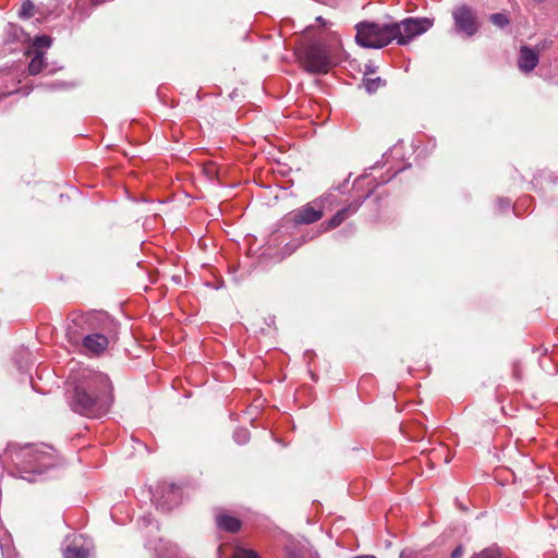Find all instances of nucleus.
<instances>
[{"label": "nucleus", "instance_id": "obj_1", "mask_svg": "<svg viewBox=\"0 0 558 558\" xmlns=\"http://www.w3.org/2000/svg\"><path fill=\"white\" fill-rule=\"evenodd\" d=\"M432 26L433 21L427 17H408L399 23L390 24L360 22L355 26V40L361 47L371 49L383 48L392 40H397L399 45H407Z\"/></svg>", "mask_w": 558, "mask_h": 558}, {"label": "nucleus", "instance_id": "obj_2", "mask_svg": "<svg viewBox=\"0 0 558 558\" xmlns=\"http://www.w3.org/2000/svg\"><path fill=\"white\" fill-rule=\"evenodd\" d=\"M111 383L102 373H90L74 389L71 407L73 411L86 416L105 414L111 402Z\"/></svg>", "mask_w": 558, "mask_h": 558}, {"label": "nucleus", "instance_id": "obj_3", "mask_svg": "<svg viewBox=\"0 0 558 558\" xmlns=\"http://www.w3.org/2000/svg\"><path fill=\"white\" fill-rule=\"evenodd\" d=\"M10 452L14 454L17 476L28 482L35 481V477L28 475L43 474L56 461L53 449L45 444L23 447L11 445Z\"/></svg>", "mask_w": 558, "mask_h": 558}, {"label": "nucleus", "instance_id": "obj_4", "mask_svg": "<svg viewBox=\"0 0 558 558\" xmlns=\"http://www.w3.org/2000/svg\"><path fill=\"white\" fill-rule=\"evenodd\" d=\"M104 315L100 313H87L72 318L68 326V337L70 342L78 343L82 341L83 348L87 353L100 355L108 345V338L99 332H90L83 336L86 331H93L99 328Z\"/></svg>", "mask_w": 558, "mask_h": 558}, {"label": "nucleus", "instance_id": "obj_5", "mask_svg": "<svg viewBox=\"0 0 558 558\" xmlns=\"http://www.w3.org/2000/svg\"><path fill=\"white\" fill-rule=\"evenodd\" d=\"M301 63L305 71L313 74H325L333 66L327 48L319 43L311 44L303 50Z\"/></svg>", "mask_w": 558, "mask_h": 558}, {"label": "nucleus", "instance_id": "obj_6", "mask_svg": "<svg viewBox=\"0 0 558 558\" xmlns=\"http://www.w3.org/2000/svg\"><path fill=\"white\" fill-rule=\"evenodd\" d=\"M324 203L314 199L290 213V220L295 225H310L322 219L324 216Z\"/></svg>", "mask_w": 558, "mask_h": 558}, {"label": "nucleus", "instance_id": "obj_7", "mask_svg": "<svg viewBox=\"0 0 558 558\" xmlns=\"http://www.w3.org/2000/svg\"><path fill=\"white\" fill-rule=\"evenodd\" d=\"M454 27L466 36H473L478 31V22L475 12L468 5H460L452 12Z\"/></svg>", "mask_w": 558, "mask_h": 558}, {"label": "nucleus", "instance_id": "obj_8", "mask_svg": "<svg viewBox=\"0 0 558 558\" xmlns=\"http://www.w3.org/2000/svg\"><path fill=\"white\" fill-rule=\"evenodd\" d=\"M539 62V49L521 46L518 54V68L522 73H531Z\"/></svg>", "mask_w": 558, "mask_h": 558}, {"label": "nucleus", "instance_id": "obj_9", "mask_svg": "<svg viewBox=\"0 0 558 558\" xmlns=\"http://www.w3.org/2000/svg\"><path fill=\"white\" fill-rule=\"evenodd\" d=\"M363 201L355 199L350 203L347 207L338 210L326 225V230L335 229L340 226L345 219L354 215L361 207Z\"/></svg>", "mask_w": 558, "mask_h": 558}, {"label": "nucleus", "instance_id": "obj_10", "mask_svg": "<svg viewBox=\"0 0 558 558\" xmlns=\"http://www.w3.org/2000/svg\"><path fill=\"white\" fill-rule=\"evenodd\" d=\"M216 522L219 529L231 533L239 531L241 527V521L239 519L227 514L217 515Z\"/></svg>", "mask_w": 558, "mask_h": 558}, {"label": "nucleus", "instance_id": "obj_11", "mask_svg": "<svg viewBox=\"0 0 558 558\" xmlns=\"http://www.w3.org/2000/svg\"><path fill=\"white\" fill-rule=\"evenodd\" d=\"M64 558H88L89 549L84 546H78L76 544L70 545L64 550Z\"/></svg>", "mask_w": 558, "mask_h": 558}, {"label": "nucleus", "instance_id": "obj_12", "mask_svg": "<svg viewBox=\"0 0 558 558\" xmlns=\"http://www.w3.org/2000/svg\"><path fill=\"white\" fill-rule=\"evenodd\" d=\"M45 68V57L44 53L37 51L32 58L28 64V72L32 75L38 74Z\"/></svg>", "mask_w": 558, "mask_h": 558}, {"label": "nucleus", "instance_id": "obj_13", "mask_svg": "<svg viewBox=\"0 0 558 558\" xmlns=\"http://www.w3.org/2000/svg\"><path fill=\"white\" fill-rule=\"evenodd\" d=\"M35 5L31 0H24L19 10V16L21 19H29L34 15Z\"/></svg>", "mask_w": 558, "mask_h": 558}, {"label": "nucleus", "instance_id": "obj_14", "mask_svg": "<svg viewBox=\"0 0 558 558\" xmlns=\"http://www.w3.org/2000/svg\"><path fill=\"white\" fill-rule=\"evenodd\" d=\"M471 558H502L501 551L496 547L483 549Z\"/></svg>", "mask_w": 558, "mask_h": 558}, {"label": "nucleus", "instance_id": "obj_15", "mask_svg": "<svg viewBox=\"0 0 558 558\" xmlns=\"http://www.w3.org/2000/svg\"><path fill=\"white\" fill-rule=\"evenodd\" d=\"M365 88L368 93L376 92L381 85H384V81L380 77L375 78H365L364 81Z\"/></svg>", "mask_w": 558, "mask_h": 558}, {"label": "nucleus", "instance_id": "obj_16", "mask_svg": "<svg viewBox=\"0 0 558 558\" xmlns=\"http://www.w3.org/2000/svg\"><path fill=\"white\" fill-rule=\"evenodd\" d=\"M233 438L238 444L244 445L250 440V432L246 428H238L233 434Z\"/></svg>", "mask_w": 558, "mask_h": 558}, {"label": "nucleus", "instance_id": "obj_17", "mask_svg": "<svg viewBox=\"0 0 558 558\" xmlns=\"http://www.w3.org/2000/svg\"><path fill=\"white\" fill-rule=\"evenodd\" d=\"M51 46V38L49 36L43 35L37 36L34 39V47L36 48H49Z\"/></svg>", "mask_w": 558, "mask_h": 558}, {"label": "nucleus", "instance_id": "obj_18", "mask_svg": "<svg viewBox=\"0 0 558 558\" xmlns=\"http://www.w3.org/2000/svg\"><path fill=\"white\" fill-rule=\"evenodd\" d=\"M490 21L498 27H504V26L508 25V23H509V20L507 19V16L501 13L493 14L490 16Z\"/></svg>", "mask_w": 558, "mask_h": 558}, {"label": "nucleus", "instance_id": "obj_19", "mask_svg": "<svg viewBox=\"0 0 558 558\" xmlns=\"http://www.w3.org/2000/svg\"><path fill=\"white\" fill-rule=\"evenodd\" d=\"M232 558H259L257 553L250 549H238Z\"/></svg>", "mask_w": 558, "mask_h": 558}, {"label": "nucleus", "instance_id": "obj_20", "mask_svg": "<svg viewBox=\"0 0 558 558\" xmlns=\"http://www.w3.org/2000/svg\"><path fill=\"white\" fill-rule=\"evenodd\" d=\"M462 554L463 549L461 546H459L451 553V558H461Z\"/></svg>", "mask_w": 558, "mask_h": 558}, {"label": "nucleus", "instance_id": "obj_21", "mask_svg": "<svg viewBox=\"0 0 558 558\" xmlns=\"http://www.w3.org/2000/svg\"><path fill=\"white\" fill-rule=\"evenodd\" d=\"M105 1H106V0H92V3H93L94 5H98V4H100V3L105 2Z\"/></svg>", "mask_w": 558, "mask_h": 558}, {"label": "nucleus", "instance_id": "obj_22", "mask_svg": "<svg viewBox=\"0 0 558 558\" xmlns=\"http://www.w3.org/2000/svg\"><path fill=\"white\" fill-rule=\"evenodd\" d=\"M316 20H317L319 23H322L323 25H325V24H326L322 16H318Z\"/></svg>", "mask_w": 558, "mask_h": 558}]
</instances>
